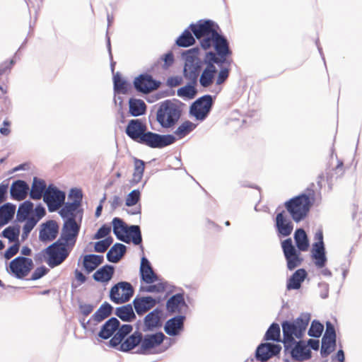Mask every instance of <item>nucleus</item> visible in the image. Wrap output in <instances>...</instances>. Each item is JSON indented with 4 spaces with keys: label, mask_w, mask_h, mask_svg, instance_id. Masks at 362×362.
I'll return each instance as SVG.
<instances>
[{
    "label": "nucleus",
    "mask_w": 362,
    "mask_h": 362,
    "mask_svg": "<svg viewBox=\"0 0 362 362\" xmlns=\"http://www.w3.org/2000/svg\"><path fill=\"white\" fill-rule=\"evenodd\" d=\"M182 112V103L177 100H166L161 102L156 111V121L164 129L175 127Z\"/></svg>",
    "instance_id": "nucleus-1"
},
{
    "label": "nucleus",
    "mask_w": 362,
    "mask_h": 362,
    "mask_svg": "<svg viewBox=\"0 0 362 362\" xmlns=\"http://www.w3.org/2000/svg\"><path fill=\"white\" fill-rule=\"evenodd\" d=\"M310 320V314L303 313L293 322L284 321L281 324L285 350L295 343L293 337L300 339Z\"/></svg>",
    "instance_id": "nucleus-2"
},
{
    "label": "nucleus",
    "mask_w": 362,
    "mask_h": 362,
    "mask_svg": "<svg viewBox=\"0 0 362 362\" xmlns=\"http://www.w3.org/2000/svg\"><path fill=\"white\" fill-rule=\"evenodd\" d=\"M314 200L315 192L309 190L289 199L285 203V207L293 220L298 223L307 216Z\"/></svg>",
    "instance_id": "nucleus-3"
},
{
    "label": "nucleus",
    "mask_w": 362,
    "mask_h": 362,
    "mask_svg": "<svg viewBox=\"0 0 362 362\" xmlns=\"http://www.w3.org/2000/svg\"><path fill=\"white\" fill-rule=\"evenodd\" d=\"M113 232L117 238L126 243L132 242L134 245L141 243L142 238L139 226H127L122 219L114 218L112 220Z\"/></svg>",
    "instance_id": "nucleus-4"
},
{
    "label": "nucleus",
    "mask_w": 362,
    "mask_h": 362,
    "mask_svg": "<svg viewBox=\"0 0 362 362\" xmlns=\"http://www.w3.org/2000/svg\"><path fill=\"white\" fill-rule=\"evenodd\" d=\"M215 26L214 22L211 20H199L189 25L191 31L199 40L202 47L204 49L211 48L213 37L218 33Z\"/></svg>",
    "instance_id": "nucleus-5"
},
{
    "label": "nucleus",
    "mask_w": 362,
    "mask_h": 362,
    "mask_svg": "<svg viewBox=\"0 0 362 362\" xmlns=\"http://www.w3.org/2000/svg\"><path fill=\"white\" fill-rule=\"evenodd\" d=\"M80 226L76 221L66 220L63 225L61 235L57 242L49 245L46 249H66L73 247L76 243Z\"/></svg>",
    "instance_id": "nucleus-6"
},
{
    "label": "nucleus",
    "mask_w": 362,
    "mask_h": 362,
    "mask_svg": "<svg viewBox=\"0 0 362 362\" xmlns=\"http://www.w3.org/2000/svg\"><path fill=\"white\" fill-rule=\"evenodd\" d=\"M201 66L202 62L194 49L188 50L185 54L183 74L186 79L195 83L201 70Z\"/></svg>",
    "instance_id": "nucleus-7"
},
{
    "label": "nucleus",
    "mask_w": 362,
    "mask_h": 362,
    "mask_svg": "<svg viewBox=\"0 0 362 362\" xmlns=\"http://www.w3.org/2000/svg\"><path fill=\"white\" fill-rule=\"evenodd\" d=\"M176 141L172 134H158L147 132L141 138L140 144H145L153 148H162L174 144Z\"/></svg>",
    "instance_id": "nucleus-8"
},
{
    "label": "nucleus",
    "mask_w": 362,
    "mask_h": 362,
    "mask_svg": "<svg viewBox=\"0 0 362 362\" xmlns=\"http://www.w3.org/2000/svg\"><path fill=\"white\" fill-rule=\"evenodd\" d=\"M66 194L53 185H49L45 193L43 198L48 210L54 212L59 209L64 204Z\"/></svg>",
    "instance_id": "nucleus-9"
},
{
    "label": "nucleus",
    "mask_w": 362,
    "mask_h": 362,
    "mask_svg": "<svg viewBox=\"0 0 362 362\" xmlns=\"http://www.w3.org/2000/svg\"><path fill=\"white\" fill-rule=\"evenodd\" d=\"M134 295L132 284L127 281H121L115 284L110 290V297L117 304L128 302Z\"/></svg>",
    "instance_id": "nucleus-10"
},
{
    "label": "nucleus",
    "mask_w": 362,
    "mask_h": 362,
    "mask_svg": "<svg viewBox=\"0 0 362 362\" xmlns=\"http://www.w3.org/2000/svg\"><path fill=\"white\" fill-rule=\"evenodd\" d=\"M213 105L212 96L205 95L196 101L190 107L189 112L197 120H204L209 113Z\"/></svg>",
    "instance_id": "nucleus-11"
},
{
    "label": "nucleus",
    "mask_w": 362,
    "mask_h": 362,
    "mask_svg": "<svg viewBox=\"0 0 362 362\" xmlns=\"http://www.w3.org/2000/svg\"><path fill=\"white\" fill-rule=\"evenodd\" d=\"M165 338V335L162 332H156L155 334H142L141 345L139 346L136 353L141 355H148L151 354L152 349L160 345Z\"/></svg>",
    "instance_id": "nucleus-12"
},
{
    "label": "nucleus",
    "mask_w": 362,
    "mask_h": 362,
    "mask_svg": "<svg viewBox=\"0 0 362 362\" xmlns=\"http://www.w3.org/2000/svg\"><path fill=\"white\" fill-rule=\"evenodd\" d=\"M33 267V262L26 257H18L10 262L11 272L18 279L26 276Z\"/></svg>",
    "instance_id": "nucleus-13"
},
{
    "label": "nucleus",
    "mask_w": 362,
    "mask_h": 362,
    "mask_svg": "<svg viewBox=\"0 0 362 362\" xmlns=\"http://www.w3.org/2000/svg\"><path fill=\"white\" fill-rule=\"evenodd\" d=\"M135 88L141 93H148L156 90L160 85L159 81L153 78V77L147 74H141L134 81Z\"/></svg>",
    "instance_id": "nucleus-14"
},
{
    "label": "nucleus",
    "mask_w": 362,
    "mask_h": 362,
    "mask_svg": "<svg viewBox=\"0 0 362 362\" xmlns=\"http://www.w3.org/2000/svg\"><path fill=\"white\" fill-rule=\"evenodd\" d=\"M59 233V226L55 221L49 220L40 226L39 239L42 242L47 243L56 238Z\"/></svg>",
    "instance_id": "nucleus-15"
},
{
    "label": "nucleus",
    "mask_w": 362,
    "mask_h": 362,
    "mask_svg": "<svg viewBox=\"0 0 362 362\" xmlns=\"http://www.w3.org/2000/svg\"><path fill=\"white\" fill-rule=\"evenodd\" d=\"M162 315L163 312L159 308H156L147 314L144 319L142 331L144 332H151L160 327L162 326Z\"/></svg>",
    "instance_id": "nucleus-16"
},
{
    "label": "nucleus",
    "mask_w": 362,
    "mask_h": 362,
    "mask_svg": "<svg viewBox=\"0 0 362 362\" xmlns=\"http://www.w3.org/2000/svg\"><path fill=\"white\" fill-rule=\"evenodd\" d=\"M281 347L271 343L261 344L256 350V358L258 361L265 362L281 351Z\"/></svg>",
    "instance_id": "nucleus-17"
},
{
    "label": "nucleus",
    "mask_w": 362,
    "mask_h": 362,
    "mask_svg": "<svg viewBox=\"0 0 362 362\" xmlns=\"http://www.w3.org/2000/svg\"><path fill=\"white\" fill-rule=\"evenodd\" d=\"M70 250H42L45 262L54 268L61 264L69 256Z\"/></svg>",
    "instance_id": "nucleus-18"
},
{
    "label": "nucleus",
    "mask_w": 362,
    "mask_h": 362,
    "mask_svg": "<svg viewBox=\"0 0 362 362\" xmlns=\"http://www.w3.org/2000/svg\"><path fill=\"white\" fill-rule=\"evenodd\" d=\"M158 303V300L151 296H136L132 302L136 313L140 316L154 308Z\"/></svg>",
    "instance_id": "nucleus-19"
},
{
    "label": "nucleus",
    "mask_w": 362,
    "mask_h": 362,
    "mask_svg": "<svg viewBox=\"0 0 362 362\" xmlns=\"http://www.w3.org/2000/svg\"><path fill=\"white\" fill-rule=\"evenodd\" d=\"M146 127L139 119H132L126 128V134L133 140L140 142L141 138L146 133Z\"/></svg>",
    "instance_id": "nucleus-20"
},
{
    "label": "nucleus",
    "mask_w": 362,
    "mask_h": 362,
    "mask_svg": "<svg viewBox=\"0 0 362 362\" xmlns=\"http://www.w3.org/2000/svg\"><path fill=\"white\" fill-rule=\"evenodd\" d=\"M142 333L140 331H135L128 336L120 345L116 349L122 352H129L141 345Z\"/></svg>",
    "instance_id": "nucleus-21"
},
{
    "label": "nucleus",
    "mask_w": 362,
    "mask_h": 362,
    "mask_svg": "<svg viewBox=\"0 0 362 362\" xmlns=\"http://www.w3.org/2000/svg\"><path fill=\"white\" fill-rule=\"evenodd\" d=\"M29 192L28 185L23 180L14 181L10 188L11 197L17 201L24 200Z\"/></svg>",
    "instance_id": "nucleus-22"
},
{
    "label": "nucleus",
    "mask_w": 362,
    "mask_h": 362,
    "mask_svg": "<svg viewBox=\"0 0 362 362\" xmlns=\"http://www.w3.org/2000/svg\"><path fill=\"white\" fill-rule=\"evenodd\" d=\"M80 205L78 200L71 203L67 202L59 213L63 218H66V220L73 219L74 221H76L78 214H79V218L81 219L82 215L80 210H78Z\"/></svg>",
    "instance_id": "nucleus-23"
},
{
    "label": "nucleus",
    "mask_w": 362,
    "mask_h": 362,
    "mask_svg": "<svg viewBox=\"0 0 362 362\" xmlns=\"http://www.w3.org/2000/svg\"><path fill=\"white\" fill-rule=\"evenodd\" d=\"M140 274L141 280L148 284L155 282L158 279L157 275L154 273L150 264V262L144 256L141 257Z\"/></svg>",
    "instance_id": "nucleus-24"
},
{
    "label": "nucleus",
    "mask_w": 362,
    "mask_h": 362,
    "mask_svg": "<svg viewBox=\"0 0 362 362\" xmlns=\"http://www.w3.org/2000/svg\"><path fill=\"white\" fill-rule=\"evenodd\" d=\"M132 325L129 324L122 325L121 327L119 326V328L117 329V332L109 341V346L117 349L132 332Z\"/></svg>",
    "instance_id": "nucleus-25"
},
{
    "label": "nucleus",
    "mask_w": 362,
    "mask_h": 362,
    "mask_svg": "<svg viewBox=\"0 0 362 362\" xmlns=\"http://www.w3.org/2000/svg\"><path fill=\"white\" fill-rule=\"evenodd\" d=\"M214 46L217 54L221 58H226L230 54L227 40L218 33L213 37L211 47Z\"/></svg>",
    "instance_id": "nucleus-26"
},
{
    "label": "nucleus",
    "mask_w": 362,
    "mask_h": 362,
    "mask_svg": "<svg viewBox=\"0 0 362 362\" xmlns=\"http://www.w3.org/2000/svg\"><path fill=\"white\" fill-rule=\"evenodd\" d=\"M120 325L117 318L112 317L110 318L102 326L100 331L98 333V337L103 339H107L112 336L117 331Z\"/></svg>",
    "instance_id": "nucleus-27"
},
{
    "label": "nucleus",
    "mask_w": 362,
    "mask_h": 362,
    "mask_svg": "<svg viewBox=\"0 0 362 362\" xmlns=\"http://www.w3.org/2000/svg\"><path fill=\"white\" fill-rule=\"evenodd\" d=\"M185 317L182 315L168 320L165 325V332L170 336H175L182 329Z\"/></svg>",
    "instance_id": "nucleus-28"
},
{
    "label": "nucleus",
    "mask_w": 362,
    "mask_h": 362,
    "mask_svg": "<svg viewBox=\"0 0 362 362\" xmlns=\"http://www.w3.org/2000/svg\"><path fill=\"white\" fill-rule=\"evenodd\" d=\"M3 236L8 239L10 243H13L12 245L8 247V249H19V235H20V226L18 225L10 226L5 228L2 232Z\"/></svg>",
    "instance_id": "nucleus-29"
},
{
    "label": "nucleus",
    "mask_w": 362,
    "mask_h": 362,
    "mask_svg": "<svg viewBox=\"0 0 362 362\" xmlns=\"http://www.w3.org/2000/svg\"><path fill=\"white\" fill-rule=\"evenodd\" d=\"M276 226L278 232L283 236L289 235L293 230V224L283 213H279L276 217Z\"/></svg>",
    "instance_id": "nucleus-30"
},
{
    "label": "nucleus",
    "mask_w": 362,
    "mask_h": 362,
    "mask_svg": "<svg viewBox=\"0 0 362 362\" xmlns=\"http://www.w3.org/2000/svg\"><path fill=\"white\" fill-rule=\"evenodd\" d=\"M217 69L215 65L206 66L199 78V83L203 88H208L214 83Z\"/></svg>",
    "instance_id": "nucleus-31"
},
{
    "label": "nucleus",
    "mask_w": 362,
    "mask_h": 362,
    "mask_svg": "<svg viewBox=\"0 0 362 362\" xmlns=\"http://www.w3.org/2000/svg\"><path fill=\"white\" fill-rule=\"evenodd\" d=\"M47 188L46 183L43 180L34 177L30 190V198L34 200H39L42 197L44 198Z\"/></svg>",
    "instance_id": "nucleus-32"
},
{
    "label": "nucleus",
    "mask_w": 362,
    "mask_h": 362,
    "mask_svg": "<svg viewBox=\"0 0 362 362\" xmlns=\"http://www.w3.org/2000/svg\"><path fill=\"white\" fill-rule=\"evenodd\" d=\"M103 261V256L98 255H87L84 256L82 265L87 274L95 270Z\"/></svg>",
    "instance_id": "nucleus-33"
},
{
    "label": "nucleus",
    "mask_w": 362,
    "mask_h": 362,
    "mask_svg": "<svg viewBox=\"0 0 362 362\" xmlns=\"http://www.w3.org/2000/svg\"><path fill=\"white\" fill-rule=\"evenodd\" d=\"M114 267L106 264L98 269L93 275L95 281L101 283H107L113 276Z\"/></svg>",
    "instance_id": "nucleus-34"
},
{
    "label": "nucleus",
    "mask_w": 362,
    "mask_h": 362,
    "mask_svg": "<svg viewBox=\"0 0 362 362\" xmlns=\"http://www.w3.org/2000/svg\"><path fill=\"white\" fill-rule=\"evenodd\" d=\"M291 354L292 358L298 361H303L311 357L310 350L306 346L302 344L300 341L296 344L291 351Z\"/></svg>",
    "instance_id": "nucleus-35"
},
{
    "label": "nucleus",
    "mask_w": 362,
    "mask_h": 362,
    "mask_svg": "<svg viewBox=\"0 0 362 362\" xmlns=\"http://www.w3.org/2000/svg\"><path fill=\"white\" fill-rule=\"evenodd\" d=\"M113 307L107 302L103 303L98 310L92 315L94 325L103 321L105 319L111 315Z\"/></svg>",
    "instance_id": "nucleus-36"
},
{
    "label": "nucleus",
    "mask_w": 362,
    "mask_h": 362,
    "mask_svg": "<svg viewBox=\"0 0 362 362\" xmlns=\"http://www.w3.org/2000/svg\"><path fill=\"white\" fill-rule=\"evenodd\" d=\"M302 250H284V253L287 262V267L289 270H293L300 266L303 259L300 257Z\"/></svg>",
    "instance_id": "nucleus-37"
},
{
    "label": "nucleus",
    "mask_w": 362,
    "mask_h": 362,
    "mask_svg": "<svg viewBox=\"0 0 362 362\" xmlns=\"http://www.w3.org/2000/svg\"><path fill=\"white\" fill-rule=\"evenodd\" d=\"M307 275L305 269H299L296 270L288 280L286 288L288 290L298 289L301 283L304 281Z\"/></svg>",
    "instance_id": "nucleus-38"
},
{
    "label": "nucleus",
    "mask_w": 362,
    "mask_h": 362,
    "mask_svg": "<svg viewBox=\"0 0 362 362\" xmlns=\"http://www.w3.org/2000/svg\"><path fill=\"white\" fill-rule=\"evenodd\" d=\"M186 305L183 295L177 293L168 299L166 308L170 313H179L182 306Z\"/></svg>",
    "instance_id": "nucleus-39"
},
{
    "label": "nucleus",
    "mask_w": 362,
    "mask_h": 362,
    "mask_svg": "<svg viewBox=\"0 0 362 362\" xmlns=\"http://www.w3.org/2000/svg\"><path fill=\"white\" fill-rule=\"evenodd\" d=\"M15 211L16 206L10 203L0 207V227L7 224L13 218Z\"/></svg>",
    "instance_id": "nucleus-40"
},
{
    "label": "nucleus",
    "mask_w": 362,
    "mask_h": 362,
    "mask_svg": "<svg viewBox=\"0 0 362 362\" xmlns=\"http://www.w3.org/2000/svg\"><path fill=\"white\" fill-rule=\"evenodd\" d=\"M115 314L124 322H132L136 319V315L131 304L117 308Z\"/></svg>",
    "instance_id": "nucleus-41"
},
{
    "label": "nucleus",
    "mask_w": 362,
    "mask_h": 362,
    "mask_svg": "<svg viewBox=\"0 0 362 362\" xmlns=\"http://www.w3.org/2000/svg\"><path fill=\"white\" fill-rule=\"evenodd\" d=\"M129 105V113L134 117L142 115L146 112V105L142 100L131 98Z\"/></svg>",
    "instance_id": "nucleus-42"
},
{
    "label": "nucleus",
    "mask_w": 362,
    "mask_h": 362,
    "mask_svg": "<svg viewBox=\"0 0 362 362\" xmlns=\"http://www.w3.org/2000/svg\"><path fill=\"white\" fill-rule=\"evenodd\" d=\"M294 240L297 249H308L309 240L305 231L303 228H298L295 231Z\"/></svg>",
    "instance_id": "nucleus-43"
},
{
    "label": "nucleus",
    "mask_w": 362,
    "mask_h": 362,
    "mask_svg": "<svg viewBox=\"0 0 362 362\" xmlns=\"http://www.w3.org/2000/svg\"><path fill=\"white\" fill-rule=\"evenodd\" d=\"M33 209V204L30 201L22 203L17 211V219L18 221H24L29 218L28 216Z\"/></svg>",
    "instance_id": "nucleus-44"
},
{
    "label": "nucleus",
    "mask_w": 362,
    "mask_h": 362,
    "mask_svg": "<svg viewBox=\"0 0 362 362\" xmlns=\"http://www.w3.org/2000/svg\"><path fill=\"white\" fill-rule=\"evenodd\" d=\"M196 125L190 121H185L182 122L174 132L175 136L178 139H182L188 134H189L194 128Z\"/></svg>",
    "instance_id": "nucleus-45"
},
{
    "label": "nucleus",
    "mask_w": 362,
    "mask_h": 362,
    "mask_svg": "<svg viewBox=\"0 0 362 362\" xmlns=\"http://www.w3.org/2000/svg\"><path fill=\"white\" fill-rule=\"evenodd\" d=\"M144 167L145 163L143 160L136 158L135 159L134 172L132 180V183L137 184L141 180L144 172Z\"/></svg>",
    "instance_id": "nucleus-46"
},
{
    "label": "nucleus",
    "mask_w": 362,
    "mask_h": 362,
    "mask_svg": "<svg viewBox=\"0 0 362 362\" xmlns=\"http://www.w3.org/2000/svg\"><path fill=\"white\" fill-rule=\"evenodd\" d=\"M336 344V338L329 337L325 339V337L322 339L321 355L326 357L333 351Z\"/></svg>",
    "instance_id": "nucleus-47"
},
{
    "label": "nucleus",
    "mask_w": 362,
    "mask_h": 362,
    "mask_svg": "<svg viewBox=\"0 0 362 362\" xmlns=\"http://www.w3.org/2000/svg\"><path fill=\"white\" fill-rule=\"evenodd\" d=\"M195 40L189 30H185L177 39L176 44L179 47H186L193 45Z\"/></svg>",
    "instance_id": "nucleus-48"
},
{
    "label": "nucleus",
    "mask_w": 362,
    "mask_h": 362,
    "mask_svg": "<svg viewBox=\"0 0 362 362\" xmlns=\"http://www.w3.org/2000/svg\"><path fill=\"white\" fill-rule=\"evenodd\" d=\"M265 340L280 341V327L276 323H272L267 329L265 335Z\"/></svg>",
    "instance_id": "nucleus-49"
},
{
    "label": "nucleus",
    "mask_w": 362,
    "mask_h": 362,
    "mask_svg": "<svg viewBox=\"0 0 362 362\" xmlns=\"http://www.w3.org/2000/svg\"><path fill=\"white\" fill-rule=\"evenodd\" d=\"M24 221H25V223L23 227V233L21 235L22 240L27 238L28 234L37 223L38 219H36L35 216H30L26 218Z\"/></svg>",
    "instance_id": "nucleus-50"
},
{
    "label": "nucleus",
    "mask_w": 362,
    "mask_h": 362,
    "mask_svg": "<svg viewBox=\"0 0 362 362\" xmlns=\"http://www.w3.org/2000/svg\"><path fill=\"white\" fill-rule=\"evenodd\" d=\"M197 93L194 86L187 84L177 90V95L182 98L192 99Z\"/></svg>",
    "instance_id": "nucleus-51"
},
{
    "label": "nucleus",
    "mask_w": 362,
    "mask_h": 362,
    "mask_svg": "<svg viewBox=\"0 0 362 362\" xmlns=\"http://www.w3.org/2000/svg\"><path fill=\"white\" fill-rule=\"evenodd\" d=\"M313 258L315 260V264L317 268H322L327 262L325 250H312Z\"/></svg>",
    "instance_id": "nucleus-52"
},
{
    "label": "nucleus",
    "mask_w": 362,
    "mask_h": 362,
    "mask_svg": "<svg viewBox=\"0 0 362 362\" xmlns=\"http://www.w3.org/2000/svg\"><path fill=\"white\" fill-rule=\"evenodd\" d=\"M225 61V58H221L213 52H207L204 58V62L206 66L215 65V64L221 65Z\"/></svg>",
    "instance_id": "nucleus-53"
},
{
    "label": "nucleus",
    "mask_w": 362,
    "mask_h": 362,
    "mask_svg": "<svg viewBox=\"0 0 362 362\" xmlns=\"http://www.w3.org/2000/svg\"><path fill=\"white\" fill-rule=\"evenodd\" d=\"M312 249H325L323 233L321 228H317L314 233Z\"/></svg>",
    "instance_id": "nucleus-54"
},
{
    "label": "nucleus",
    "mask_w": 362,
    "mask_h": 362,
    "mask_svg": "<svg viewBox=\"0 0 362 362\" xmlns=\"http://www.w3.org/2000/svg\"><path fill=\"white\" fill-rule=\"evenodd\" d=\"M323 328V325L320 322L313 320L308 330V335L312 337L318 338L322 334Z\"/></svg>",
    "instance_id": "nucleus-55"
},
{
    "label": "nucleus",
    "mask_w": 362,
    "mask_h": 362,
    "mask_svg": "<svg viewBox=\"0 0 362 362\" xmlns=\"http://www.w3.org/2000/svg\"><path fill=\"white\" fill-rule=\"evenodd\" d=\"M166 282H160L156 284L141 287V290L148 293H163L166 290Z\"/></svg>",
    "instance_id": "nucleus-56"
},
{
    "label": "nucleus",
    "mask_w": 362,
    "mask_h": 362,
    "mask_svg": "<svg viewBox=\"0 0 362 362\" xmlns=\"http://www.w3.org/2000/svg\"><path fill=\"white\" fill-rule=\"evenodd\" d=\"M141 193L139 189H134L130 192L126 198L125 204L127 206H132L137 204L140 199Z\"/></svg>",
    "instance_id": "nucleus-57"
},
{
    "label": "nucleus",
    "mask_w": 362,
    "mask_h": 362,
    "mask_svg": "<svg viewBox=\"0 0 362 362\" xmlns=\"http://www.w3.org/2000/svg\"><path fill=\"white\" fill-rule=\"evenodd\" d=\"M127 250H108L107 259L109 262L117 263L125 255Z\"/></svg>",
    "instance_id": "nucleus-58"
},
{
    "label": "nucleus",
    "mask_w": 362,
    "mask_h": 362,
    "mask_svg": "<svg viewBox=\"0 0 362 362\" xmlns=\"http://www.w3.org/2000/svg\"><path fill=\"white\" fill-rule=\"evenodd\" d=\"M113 82L114 89L116 92L124 93L126 90V82L121 78L118 73L114 75Z\"/></svg>",
    "instance_id": "nucleus-59"
},
{
    "label": "nucleus",
    "mask_w": 362,
    "mask_h": 362,
    "mask_svg": "<svg viewBox=\"0 0 362 362\" xmlns=\"http://www.w3.org/2000/svg\"><path fill=\"white\" fill-rule=\"evenodd\" d=\"M49 272V269L45 266L37 267L33 272L30 279L35 281L40 279Z\"/></svg>",
    "instance_id": "nucleus-60"
},
{
    "label": "nucleus",
    "mask_w": 362,
    "mask_h": 362,
    "mask_svg": "<svg viewBox=\"0 0 362 362\" xmlns=\"http://www.w3.org/2000/svg\"><path fill=\"white\" fill-rule=\"evenodd\" d=\"M161 60L163 62L162 67L164 69H168L174 62V55L172 52H169L161 57Z\"/></svg>",
    "instance_id": "nucleus-61"
},
{
    "label": "nucleus",
    "mask_w": 362,
    "mask_h": 362,
    "mask_svg": "<svg viewBox=\"0 0 362 362\" xmlns=\"http://www.w3.org/2000/svg\"><path fill=\"white\" fill-rule=\"evenodd\" d=\"M229 76V70L227 68H223L220 70L218 74V76L216 79V85H221L228 78Z\"/></svg>",
    "instance_id": "nucleus-62"
},
{
    "label": "nucleus",
    "mask_w": 362,
    "mask_h": 362,
    "mask_svg": "<svg viewBox=\"0 0 362 362\" xmlns=\"http://www.w3.org/2000/svg\"><path fill=\"white\" fill-rule=\"evenodd\" d=\"M112 243V238H105L104 240L96 242L94 245V249H108Z\"/></svg>",
    "instance_id": "nucleus-63"
},
{
    "label": "nucleus",
    "mask_w": 362,
    "mask_h": 362,
    "mask_svg": "<svg viewBox=\"0 0 362 362\" xmlns=\"http://www.w3.org/2000/svg\"><path fill=\"white\" fill-rule=\"evenodd\" d=\"M110 232V227L103 226L94 235L95 239H100L105 238Z\"/></svg>",
    "instance_id": "nucleus-64"
}]
</instances>
